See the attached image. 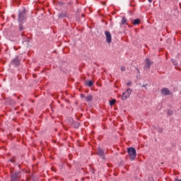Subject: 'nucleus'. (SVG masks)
<instances>
[{"label": "nucleus", "instance_id": "obj_1", "mask_svg": "<svg viewBox=\"0 0 181 181\" xmlns=\"http://www.w3.org/2000/svg\"><path fill=\"white\" fill-rule=\"evenodd\" d=\"M28 19V10L25 8L23 10H19L18 13L17 21L18 22V29L20 32H23L26 29V27L23 26V23L26 22Z\"/></svg>", "mask_w": 181, "mask_h": 181}, {"label": "nucleus", "instance_id": "obj_2", "mask_svg": "<svg viewBox=\"0 0 181 181\" xmlns=\"http://www.w3.org/2000/svg\"><path fill=\"white\" fill-rule=\"evenodd\" d=\"M127 153L129 154V156L131 160H135V158H136V150H135V148H133V147L128 148Z\"/></svg>", "mask_w": 181, "mask_h": 181}, {"label": "nucleus", "instance_id": "obj_3", "mask_svg": "<svg viewBox=\"0 0 181 181\" xmlns=\"http://www.w3.org/2000/svg\"><path fill=\"white\" fill-rule=\"evenodd\" d=\"M21 62H22V58L19 56H16V57L11 61V64L14 67H19V66H21Z\"/></svg>", "mask_w": 181, "mask_h": 181}, {"label": "nucleus", "instance_id": "obj_4", "mask_svg": "<svg viewBox=\"0 0 181 181\" xmlns=\"http://www.w3.org/2000/svg\"><path fill=\"white\" fill-rule=\"evenodd\" d=\"M152 64H153V62L151 61V59H149V58H146L144 60V69H148V70H149V69H151V66H152Z\"/></svg>", "mask_w": 181, "mask_h": 181}, {"label": "nucleus", "instance_id": "obj_5", "mask_svg": "<svg viewBox=\"0 0 181 181\" xmlns=\"http://www.w3.org/2000/svg\"><path fill=\"white\" fill-rule=\"evenodd\" d=\"M12 181H19L21 177V172L14 173L11 176Z\"/></svg>", "mask_w": 181, "mask_h": 181}, {"label": "nucleus", "instance_id": "obj_6", "mask_svg": "<svg viewBox=\"0 0 181 181\" xmlns=\"http://www.w3.org/2000/svg\"><path fill=\"white\" fill-rule=\"evenodd\" d=\"M105 35L106 36L107 43H111V42H112V37L111 35V33H110V31H105Z\"/></svg>", "mask_w": 181, "mask_h": 181}, {"label": "nucleus", "instance_id": "obj_7", "mask_svg": "<svg viewBox=\"0 0 181 181\" xmlns=\"http://www.w3.org/2000/svg\"><path fill=\"white\" fill-rule=\"evenodd\" d=\"M97 155L102 157V159H105V151L100 147L98 148Z\"/></svg>", "mask_w": 181, "mask_h": 181}, {"label": "nucleus", "instance_id": "obj_8", "mask_svg": "<svg viewBox=\"0 0 181 181\" xmlns=\"http://www.w3.org/2000/svg\"><path fill=\"white\" fill-rule=\"evenodd\" d=\"M160 93L163 95H170L172 93H170V90L168 88H163L160 90Z\"/></svg>", "mask_w": 181, "mask_h": 181}, {"label": "nucleus", "instance_id": "obj_9", "mask_svg": "<svg viewBox=\"0 0 181 181\" xmlns=\"http://www.w3.org/2000/svg\"><path fill=\"white\" fill-rule=\"evenodd\" d=\"M21 36L23 37V43H30V38L28 37L23 33H21Z\"/></svg>", "mask_w": 181, "mask_h": 181}, {"label": "nucleus", "instance_id": "obj_10", "mask_svg": "<svg viewBox=\"0 0 181 181\" xmlns=\"http://www.w3.org/2000/svg\"><path fill=\"white\" fill-rule=\"evenodd\" d=\"M7 104H10V105H16V101L13 99H8L6 100Z\"/></svg>", "mask_w": 181, "mask_h": 181}, {"label": "nucleus", "instance_id": "obj_11", "mask_svg": "<svg viewBox=\"0 0 181 181\" xmlns=\"http://www.w3.org/2000/svg\"><path fill=\"white\" fill-rule=\"evenodd\" d=\"M85 86L87 87H93V86H94V82L92 81H88L85 83Z\"/></svg>", "mask_w": 181, "mask_h": 181}, {"label": "nucleus", "instance_id": "obj_12", "mask_svg": "<svg viewBox=\"0 0 181 181\" xmlns=\"http://www.w3.org/2000/svg\"><path fill=\"white\" fill-rule=\"evenodd\" d=\"M73 125H74V128H75V129H78V128L80 127V122L73 121Z\"/></svg>", "mask_w": 181, "mask_h": 181}, {"label": "nucleus", "instance_id": "obj_13", "mask_svg": "<svg viewBox=\"0 0 181 181\" xmlns=\"http://www.w3.org/2000/svg\"><path fill=\"white\" fill-rule=\"evenodd\" d=\"M129 97V95H127L125 92H124L122 95V100L123 101H125V100H127L128 98Z\"/></svg>", "mask_w": 181, "mask_h": 181}, {"label": "nucleus", "instance_id": "obj_14", "mask_svg": "<svg viewBox=\"0 0 181 181\" xmlns=\"http://www.w3.org/2000/svg\"><path fill=\"white\" fill-rule=\"evenodd\" d=\"M58 16H59V19H63V18L67 17V14H66V13H64V12H62L59 14Z\"/></svg>", "mask_w": 181, "mask_h": 181}, {"label": "nucleus", "instance_id": "obj_15", "mask_svg": "<svg viewBox=\"0 0 181 181\" xmlns=\"http://www.w3.org/2000/svg\"><path fill=\"white\" fill-rule=\"evenodd\" d=\"M139 23H141V19L136 18V19L134 20L132 25H134L135 26L136 25H139Z\"/></svg>", "mask_w": 181, "mask_h": 181}, {"label": "nucleus", "instance_id": "obj_16", "mask_svg": "<svg viewBox=\"0 0 181 181\" xmlns=\"http://www.w3.org/2000/svg\"><path fill=\"white\" fill-rule=\"evenodd\" d=\"M127 22V18H125V17H123L122 19L121 25H128Z\"/></svg>", "mask_w": 181, "mask_h": 181}, {"label": "nucleus", "instance_id": "obj_17", "mask_svg": "<svg viewBox=\"0 0 181 181\" xmlns=\"http://www.w3.org/2000/svg\"><path fill=\"white\" fill-rule=\"evenodd\" d=\"M9 162H11V163H16V156H13L12 158L9 159Z\"/></svg>", "mask_w": 181, "mask_h": 181}, {"label": "nucleus", "instance_id": "obj_18", "mask_svg": "<svg viewBox=\"0 0 181 181\" xmlns=\"http://www.w3.org/2000/svg\"><path fill=\"white\" fill-rule=\"evenodd\" d=\"M127 95H131V93H132V90H131V88H128L127 90H126V91L124 92Z\"/></svg>", "mask_w": 181, "mask_h": 181}, {"label": "nucleus", "instance_id": "obj_19", "mask_svg": "<svg viewBox=\"0 0 181 181\" xmlns=\"http://www.w3.org/2000/svg\"><path fill=\"white\" fill-rule=\"evenodd\" d=\"M93 100V95H89L86 98V100L88 103L89 101H91Z\"/></svg>", "mask_w": 181, "mask_h": 181}, {"label": "nucleus", "instance_id": "obj_20", "mask_svg": "<svg viewBox=\"0 0 181 181\" xmlns=\"http://www.w3.org/2000/svg\"><path fill=\"white\" fill-rule=\"evenodd\" d=\"M117 103V100L112 99V100L110 101V105H114Z\"/></svg>", "mask_w": 181, "mask_h": 181}, {"label": "nucleus", "instance_id": "obj_21", "mask_svg": "<svg viewBox=\"0 0 181 181\" xmlns=\"http://www.w3.org/2000/svg\"><path fill=\"white\" fill-rule=\"evenodd\" d=\"M168 115H169V117H170V115H173V110H168L167 112Z\"/></svg>", "mask_w": 181, "mask_h": 181}, {"label": "nucleus", "instance_id": "obj_22", "mask_svg": "<svg viewBox=\"0 0 181 181\" xmlns=\"http://www.w3.org/2000/svg\"><path fill=\"white\" fill-rule=\"evenodd\" d=\"M172 63L174 66H177V61L176 59H172Z\"/></svg>", "mask_w": 181, "mask_h": 181}, {"label": "nucleus", "instance_id": "obj_23", "mask_svg": "<svg viewBox=\"0 0 181 181\" xmlns=\"http://www.w3.org/2000/svg\"><path fill=\"white\" fill-rule=\"evenodd\" d=\"M158 132H159V134H162V132H163V128L159 127L158 129Z\"/></svg>", "mask_w": 181, "mask_h": 181}, {"label": "nucleus", "instance_id": "obj_24", "mask_svg": "<svg viewBox=\"0 0 181 181\" xmlns=\"http://www.w3.org/2000/svg\"><path fill=\"white\" fill-rule=\"evenodd\" d=\"M121 70L122 71H125V66H122Z\"/></svg>", "mask_w": 181, "mask_h": 181}, {"label": "nucleus", "instance_id": "obj_25", "mask_svg": "<svg viewBox=\"0 0 181 181\" xmlns=\"http://www.w3.org/2000/svg\"><path fill=\"white\" fill-rule=\"evenodd\" d=\"M81 98H86V95L84 94H81Z\"/></svg>", "mask_w": 181, "mask_h": 181}, {"label": "nucleus", "instance_id": "obj_26", "mask_svg": "<svg viewBox=\"0 0 181 181\" xmlns=\"http://www.w3.org/2000/svg\"><path fill=\"white\" fill-rule=\"evenodd\" d=\"M73 4V0H70V1L68 3V5H71Z\"/></svg>", "mask_w": 181, "mask_h": 181}, {"label": "nucleus", "instance_id": "obj_27", "mask_svg": "<svg viewBox=\"0 0 181 181\" xmlns=\"http://www.w3.org/2000/svg\"><path fill=\"white\" fill-rule=\"evenodd\" d=\"M131 84H132V83L128 82V83H127V86H131Z\"/></svg>", "mask_w": 181, "mask_h": 181}, {"label": "nucleus", "instance_id": "obj_28", "mask_svg": "<svg viewBox=\"0 0 181 181\" xmlns=\"http://www.w3.org/2000/svg\"><path fill=\"white\" fill-rule=\"evenodd\" d=\"M146 86H148V84L143 85L142 87H144V88H146H146H146Z\"/></svg>", "mask_w": 181, "mask_h": 181}, {"label": "nucleus", "instance_id": "obj_29", "mask_svg": "<svg viewBox=\"0 0 181 181\" xmlns=\"http://www.w3.org/2000/svg\"><path fill=\"white\" fill-rule=\"evenodd\" d=\"M149 4H152V0H148Z\"/></svg>", "mask_w": 181, "mask_h": 181}, {"label": "nucleus", "instance_id": "obj_30", "mask_svg": "<svg viewBox=\"0 0 181 181\" xmlns=\"http://www.w3.org/2000/svg\"><path fill=\"white\" fill-rule=\"evenodd\" d=\"M175 181H181V180L175 179Z\"/></svg>", "mask_w": 181, "mask_h": 181}, {"label": "nucleus", "instance_id": "obj_31", "mask_svg": "<svg viewBox=\"0 0 181 181\" xmlns=\"http://www.w3.org/2000/svg\"><path fill=\"white\" fill-rule=\"evenodd\" d=\"M68 166H69V168H71V165H70L69 164H68Z\"/></svg>", "mask_w": 181, "mask_h": 181}, {"label": "nucleus", "instance_id": "obj_32", "mask_svg": "<svg viewBox=\"0 0 181 181\" xmlns=\"http://www.w3.org/2000/svg\"><path fill=\"white\" fill-rule=\"evenodd\" d=\"M81 16L84 17V14H82Z\"/></svg>", "mask_w": 181, "mask_h": 181}, {"label": "nucleus", "instance_id": "obj_33", "mask_svg": "<svg viewBox=\"0 0 181 181\" xmlns=\"http://www.w3.org/2000/svg\"><path fill=\"white\" fill-rule=\"evenodd\" d=\"M12 17L13 18V19H15V16H12Z\"/></svg>", "mask_w": 181, "mask_h": 181}, {"label": "nucleus", "instance_id": "obj_34", "mask_svg": "<svg viewBox=\"0 0 181 181\" xmlns=\"http://www.w3.org/2000/svg\"><path fill=\"white\" fill-rule=\"evenodd\" d=\"M136 70H137L138 71H139V69H136Z\"/></svg>", "mask_w": 181, "mask_h": 181}]
</instances>
